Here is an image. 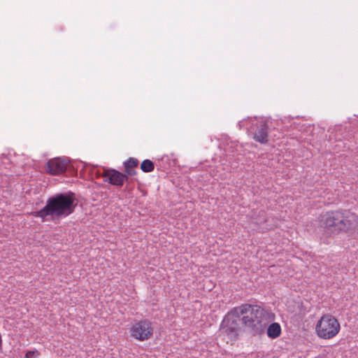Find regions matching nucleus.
<instances>
[{"label":"nucleus","mask_w":358,"mask_h":358,"mask_svg":"<svg viewBox=\"0 0 358 358\" xmlns=\"http://www.w3.org/2000/svg\"><path fill=\"white\" fill-rule=\"evenodd\" d=\"M76 206L77 200L73 193H59L49 197L45 206L34 212V215L41 218L43 221L47 220L48 216H50L54 220L69 216L74 212Z\"/></svg>","instance_id":"nucleus-1"},{"label":"nucleus","mask_w":358,"mask_h":358,"mask_svg":"<svg viewBox=\"0 0 358 358\" xmlns=\"http://www.w3.org/2000/svg\"><path fill=\"white\" fill-rule=\"evenodd\" d=\"M244 331L252 335H260L266 331L268 335L267 324L268 313L259 305L248 303L242 304L236 307Z\"/></svg>","instance_id":"nucleus-2"},{"label":"nucleus","mask_w":358,"mask_h":358,"mask_svg":"<svg viewBox=\"0 0 358 358\" xmlns=\"http://www.w3.org/2000/svg\"><path fill=\"white\" fill-rule=\"evenodd\" d=\"M340 331V322L336 317L329 313L322 315L315 325V334L323 340H331L335 338Z\"/></svg>","instance_id":"nucleus-3"},{"label":"nucleus","mask_w":358,"mask_h":358,"mask_svg":"<svg viewBox=\"0 0 358 358\" xmlns=\"http://www.w3.org/2000/svg\"><path fill=\"white\" fill-rule=\"evenodd\" d=\"M242 330H243V327L241 324V320L234 307L224 317L220 324V331L222 334L234 341L238 339Z\"/></svg>","instance_id":"nucleus-4"},{"label":"nucleus","mask_w":358,"mask_h":358,"mask_svg":"<svg viewBox=\"0 0 358 358\" xmlns=\"http://www.w3.org/2000/svg\"><path fill=\"white\" fill-rule=\"evenodd\" d=\"M240 129L245 127L248 133L253 136V138L261 143L268 141V126L266 120L253 118H248L240 121L238 124Z\"/></svg>","instance_id":"nucleus-5"},{"label":"nucleus","mask_w":358,"mask_h":358,"mask_svg":"<svg viewBox=\"0 0 358 358\" xmlns=\"http://www.w3.org/2000/svg\"><path fill=\"white\" fill-rule=\"evenodd\" d=\"M153 331L152 324L148 319L135 322L130 328L131 336L140 341L150 339L153 334Z\"/></svg>","instance_id":"nucleus-6"},{"label":"nucleus","mask_w":358,"mask_h":358,"mask_svg":"<svg viewBox=\"0 0 358 358\" xmlns=\"http://www.w3.org/2000/svg\"><path fill=\"white\" fill-rule=\"evenodd\" d=\"M341 211L328 212L324 215V227L334 234H338L342 231L341 226Z\"/></svg>","instance_id":"nucleus-7"},{"label":"nucleus","mask_w":358,"mask_h":358,"mask_svg":"<svg viewBox=\"0 0 358 358\" xmlns=\"http://www.w3.org/2000/svg\"><path fill=\"white\" fill-rule=\"evenodd\" d=\"M342 231L352 233L358 231V215L350 211H341Z\"/></svg>","instance_id":"nucleus-8"},{"label":"nucleus","mask_w":358,"mask_h":358,"mask_svg":"<svg viewBox=\"0 0 358 358\" xmlns=\"http://www.w3.org/2000/svg\"><path fill=\"white\" fill-rule=\"evenodd\" d=\"M103 176L104 182L118 187H122L128 180L127 175L113 169H104Z\"/></svg>","instance_id":"nucleus-9"},{"label":"nucleus","mask_w":358,"mask_h":358,"mask_svg":"<svg viewBox=\"0 0 358 358\" xmlns=\"http://www.w3.org/2000/svg\"><path fill=\"white\" fill-rule=\"evenodd\" d=\"M67 161L60 157L50 159L46 164L47 172L53 176H57L65 172L67 169Z\"/></svg>","instance_id":"nucleus-10"},{"label":"nucleus","mask_w":358,"mask_h":358,"mask_svg":"<svg viewBox=\"0 0 358 358\" xmlns=\"http://www.w3.org/2000/svg\"><path fill=\"white\" fill-rule=\"evenodd\" d=\"M281 334V327L278 323L274 322L270 324V338H275Z\"/></svg>","instance_id":"nucleus-11"},{"label":"nucleus","mask_w":358,"mask_h":358,"mask_svg":"<svg viewBox=\"0 0 358 358\" xmlns=\"http://www.w3.org/2000/svg\"><path fill=\"white\" fill-rule=\"evenodd\" d=\"M155 169L154 163L150 159H145L141 164V169L144 173L152 172Z\"/></svg>","instance_id":"nucleus-12"},{"label":"nucleus","mask_w":358,"mask_h":358,"mask_svg":"<svg viewBox=\"0 0 358 358\" xmlns=\"http://www.w3.org/2000/svg\"><path fill=\"white\" fill-rule=\"evenodd\" d=\"M124 167H129V168H135L138 164V160L134 157L129 158L127 161H125L124 163Z\"/></svg>","instance_id":"nucleus-13"},{"label":"nucleus","mask_w":358,"mask_h":358,"mask_svg":"<svg viewBox=\"0 0 358 358\" xmlns=\"http://www.w3.org/2000/svg\"><path fill=\"white\" fill-rule=\"evenodd\" d=\"M104 168L103 169V171H101V170L99 169H98L97 167H94L92 169V174L93 176H95L96 178H104L103 176V173H104Z\"/></svg>","instance_id":"nucleus-14"},{"label":"nucleus","mask_w":358,"mask_h":358,"mask_svg":"<svg viewBox=\"0 0 358 358\" xmlns=\"http://www.w3.org/2000/svg\"><path fill=\"white\" fill-rule=\"evenodd\" d=\"M40 353L38 350L27 351L25 354V358H38Z\"/></svg>","instance_id":"nucleus-15"},{"label":"nucleus","mask_w":358,"mask_h":358,"mask_svg":"<svg viewBox=\"0 0 358 358\" xmlns=\"http://www.w3.org/2000/svg\"><path fill=\"white\" fill-rule=\"evenodd\" d=\"M124 173L125 175H127V178H129V176H133L136 175V171L134 169V168H129L128 166L124 167Z\"/></svg>","instance_id":"nucleus-16"},{"label":"nucleus","mask_w":358,"mask_h":358,"mask_svg":"<svg viewBox=\"0 0 358 358\" xmlns=\"http://www.w3.org/2000/svg\"><path fill=\"white\" fill-rule=\"evenodd\" d=\"M315 358H321V357H315Z\"/></svg>","instance_id":"nucleus-17"}]
</instances>
